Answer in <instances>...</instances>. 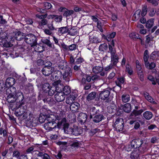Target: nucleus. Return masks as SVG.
<instances>
[{
  "label": "nucleus",
  "instance_id": "1",
  "mask_svg": "<svg viewBox=\"0 0 159 159\" xmlns=\"http://www.w3.org/2000/svg\"><path fill=\"white\" fill-rule=\"evenodd\" d=\"M23 112H21V110L17 111H15V114L17 116H22V118L25 120L27 126H32L34 124H36V119L33 117V114L30 111H27Z\"/></svg>",
  "mask_w": 159,
  "mask_h": 159
},
{
  "label": "nucleus",
  "instance_id": "2",
  "mask_svg": "<svg viewBox=\"0 0 159 159\" xmlns=\"http://www.w3.org/2000/svg\"><path fill=\"white\" fill-rule=\"evenodd\" d=\"M25 36L23 33L20 31H15L11 33L7 37V38L11 41L13 42L15 39L20 41L24 38Z\"/></svg>",
  "mask_w": 159,
  "mask_h": 159
},
{
  "label": "nucleus",
  "instance_id": "3",
  "mask_svg": "<svg viewBox=\"0 0 159 159\" xmlns=\"http://www.w3.org/2000/svg\"><path fill=\"white\" fill-rule=\"evenodd\" d=\"M16 92V89L14 87H11L7 90V100L8 102L13 103L15 101L14 96Z\"/></svg>",
  "mask_w": 159,
  "mask_h": 159
},
{
  "label": "nucleus",
  "instance_id": "4",
  "mask_svg": "<svg viewBox=\"0 0 159 159\" xmlns=\"http://www.w3.org/2000/svg\"><path fill=\"white\" fill-rule=\"evenodd\" d=\"M110 92L108 90H104L101 91L99 93V98L102 102L108 103L110 101L109 96Z\"/></svg>",
  "mask_w": 159,
  "mask_h": 159
},
{
  "label": "nucleus",
  "instance_id": "5",
  "mask_svg": "<svg viewBox=\"0 0 159 159\" xmlns=\"http://www.w3.org/2000/svg\"><path fill=\"white\" fill-rule=\"evenodd\" d=\"M57 127L58 129L62 128L65 133H68V129H69V124L67 123L66 118L62 119L57 123Z\"/></svg>",
  "mask_w": 159,
  "mask_h": 159
},
{
  "label": "nucleus",
  "instance_id": "6",
  "mask_svg": "<svg viewBox=\"0 0 159 159\" xmlns=\"http://www.w3.org/2000/svg\"><path fill=\"white\" fill-rule=\"evenodd\" d=\"M37 38L36 36L32 34H28L25 36V42L33 46L37 43Z\"/></svg>",
  "mask_w": 159,
  "mask_h": 159
},
{
  "label": "nucleus",
  "instance_id": "7",
  "mask_svg": "<svg viewBox=\"0 0 159 159\" xmlns=\"http://www.w3.org/2000/svg\"><path fill=\"white\" fill-rule=\"evenodd\" d=\"M15 96V101L17 103V107H20L23 104V101L24 99V95L23 93L20 91H18L16 93Z\"/></svg>",
  "mask_w": 159,
  "mask_h": 159
},
{
  "label": "nucleus",
  "instance_id": "8",
  "mask_svg": "<svg viewBox=\"0 0 159 159\" xmlns=\"http://www.w3.org/2000/svg\"><path fill=\"white\" fill-rule=\"evenodd\" d=\"M124 122L122 118H118L116 120L114 123V127L116 130L119 132L122 131L124 128Z\"/></svg>",
  "mask_w": 159,
  "mask_h": 159
},
{
  "label": "nucleus",
  "instance_id": "9",
  "mask_svg": "<svg viewBox=\"0 0 159 159\" xmlns=\"http://www.w3.org/2000/svg\"><path fill=\"white\" fill-rule=\"evenodd\" d=\"M3 34H4V36H2V37L0 36V45H3V46L6 48H8L11 47L12 46V44L11 43L13 42L12 41H11L8 39H7H7H8L9 42H8L6 39V38L5 35V33H2Z\"/></svg>",
  "mask_w": 159,
  "mask_h": 159
},
{
  "label": "nucleus",
  "instance_id": "10",
  "mask_svg": "<svg viewBox=\"0 0 159 159\" xmlns=\"http://www.w3.org/2000/svg\"><path fill=\"white\" fill-rule=\"evenodd\" d=\"M54 70V67L45 66L42 69V72L43 75L46 76H48L52 73Z\"/></svg>",
  "mask_w": 159,
  "mask_h": 159
},
{
  "label": "nucleus",
  "instance_id": "11",
  "mask_svg": "<svg viewBox=\"0 0 159 159\" xmlns=\"http://www.w3.org/2000/svg\"><path fill=\"white\" fill-rule=\"evenodd\" d=\"M72 73L71 68L68 67L66 69L63 73L62 75L64 79L67 81H69L70 78L71 77Z\"/></svg>",
  "mask_w": 159,
  "mask_h": 159
},
{
  "label": "nucleus",
  "instance_id": "12",
  "mask_svg": "<svg viewBox=\"0 0 159 159\" xmlns=\"http://www.w3.org/2000/svg\"><path fill=\"white\" fill-rule=\"evenodd\" d=\"M68 133L66 134H71L75 136H78L80 134V129L78 126L73 125L72 127L69 128L68 129Z\"/></svg>",
  "mask_w": 159,
  "mask_h": 159
},
{
  "label": "nucleus",
  "instance_id": "13",
  "mask_svg": "<svg viewBox=\"0 0 159 159\" xmlns=\"http://www.w3.org/2000/svg\"><path fill=\"white\" fill-rule=\"evenodd\" d=\"M143 143L141 139H136L133 140L131 142V147L133 148H139Z\"/></svg>",
  "mask_w": 159,
  "mask_h": 159
},
{
  "label": "nucleus",
  "instance_id": "14",
  "mask_svg": "<svg viewBox=\"0 0 159 159\" xmlns=\"http://www.w3.org/2000/svg\"><path fill=\"white\" fill-rule=\"evenodd\" d=\"M47 14H46L44 15H39V14H36V16L41 19H42V20L38 22L39 25L40 26H42L43 25H46L48 23V20L46 19H44L47 16Z\"/></svg>",
  "mask_w": 159,
  "mask_h": 159
},
{
  "label": "nucleus",
  "instance_id": "15",
  "mask_svg": "<svg viewBox=\"0 0 159 159\" xmlns=\"http://www.w3.org/2000/svg\"><path fill=\"white\" fill-rule=\"evenodd\" d=\"M57 124L55 122H46L44 124V127L45 129L51 131L57 127Z\"/></svg>",
  "mask_w": 159,
  "mask_h": 159
},
{
  "label": "nucleus",
  "instance_id": "16",
  "mask_svg": "<svg viewBox=\"0 0 159 159\" xmlns=\"http://www.w3.org/2000/svg\"><path fill=\"white\" fill-rule=\"evenodd\" d=\"M55 95V100L58 102H61L64 100L65 95L64 93L60 91L58 92Z\"/></svg>",
  "mask_w": 159,
  "mask_h": 159
},
{
  "label": "nucleus",
  "instance_id": "17",
  "mask_svg": "<svg viewBox=\"0 0 159 159\" xmlns=\"http://www.w3.org/2000/svg\"><path fill=\"white\" fill-rule=\"evenodd\" d=\"M87 118V115L86 114L82 112L79 114L78 117V120L81 124L85 122Z\"/></svg>",
  "mask_w": 159,
  "mask_h": 159
},
{
  "label": "nucleus",
  "instance_id": "18",
  "mask_svg": "<svg viewBox=\"0 0 159 159\" xmlns=\"http://www.w3.org/2000/svg\"><path fill=\"white\" fill-rule=\"evenodd\" d=\"M15 83V79L12 77H10L6 79L5 84L7 87L10 88L12 87L11 86L14 85Z\"/></svg>",
  "mask_w": 159,
  "mask_h": 159
},
{
  "label": "nucleus",
  "instance_id": "19",
  "mask_svg": "<svg viewBox=\"0 0 159 159\" xmlns=\"http://www.w3.org/2000/svg\"><path fill=\"white\" fill-rule=\"evenodd\" d=\"M76 98V96L74 93H72L67 97L66 100V102L67 104L71 105L74 102V101Z\"/></svg>",
  "mask_w": 159,
  "mask_h": 159
},
{
  "label": "nucleus",
  "instance_id": "20",
  "mask_svg": "<svg viewBox=\"0 0 159 159\" xmlns=\"http://www.w3.org/2000/svg\"><path fill=\"white\" fill-rule=\"evenodd\" d=\"M41 41L43 43L45 44L50 48L53 49L55 48L54 45L48 39H42Z\"/></svg>",
  "mask_w": 159,
  "mask_h": 159
},
{
  "label": "nucleus",
  "instance_id": "21",
  "mask_svg": "<svg viewBox=\"0 0 159 159\" xmlns=\"http://www.w3.org/2000/svg\"><path fill=\"white\" fill-rule=\"evenodd\" d=\"M70 146L74 148H78L80 146V143L78 141L75 139H70L68 141Z\"/></svg>",
  "mask_w": 159,
  "mask_h": 159
},
{
  "label": "nucleus",
  "instance_id": "22",
  "mask_svg": "<svg viewBox=\"0 0 159 159\" xmlns=\"http://www.w3.org/2000/svg\"><path fill=\"white\" fill-rule=\"evenodd\" d=\"M103 117V115L101 114L96 115L93 118V121L94 123H99L102 120Z\"/></svg>",
  "mask_w": 159,
  "mask_h": 159
},
{
  "label": "nucleus",
  "instance_id": "23",
  "mask_svg": "<svg viewBox=\"0 0 159 159\" xmlns=\"http://www.w3.org/2000/svg\"><path fill=\"white\" fill-rule=\"evenodd\" d=\"M33 46H34V51L37 52H42L44 50V47L43 46L37 44V43L34 44Z\"/></svg>",
  "mask_w": 159,
  "mask_h": 159
},
{
  "label": "nucleus",
  "instance_id": "24",
  "mask_svg": "<svg viewBox=\"0 0 159 159\" xmlns=\"http://www.w3.org/2000/svg\"><path fill=\"white\" fill-rule=\"evenodd\" d=\"M143 116L145 119L148 120L152 118L153 115L151 112L149 111H146L143 113Z\"/></svg>",
  "mask_w": 159,
  "mask_h": 159
},
{
  "label": "nucleus",
  "instance_id": "25",
  "mask_svg": "<svg viewBox=\"0 0 159 159\" xmlns=\"http://www.w3.org/2000/svg\"><path fill=\"white\" fill-rule=\"evenodd\" d=\"M148 51L147 50H146L144 52L143 56V59L145 66H148L149 64V62L148 61Z\"/></svg>",
  "mask_w": 159,
  "mask_h": 159
},
{
  "label": "nucleus",
  "instance_id": "26",
  "mask_svg": "<svg viewBox=\"0 0 159 159\" xmlns=\"http://www.w3.org/2000/svg\"><path fill=\"white\" fill-rule=\"evenodd\" d=\"M80 107V104L78 102H74L70 105V108L72 111H77Z\"/></svg>",
  "mask_w": 159,
  "mask_h": 159
},
{
  "label": "nucleus",
  "instance_id": "27",
  "mask_svg": "<svg viewBox=\"0 0 159 159\" xmlns=\"http://www.w3.org/2000/svg\"><path fill=\"white\" fill-rule=\"evenodd\" d=\"M103 70V68L101 66H95L92 68L93 72L95 74H98L100 73Z\"/></svg>",
  "mask_w": 159,
  "mask_h": 159
},
{
  "label": "nucleus",
  "instance_id": "28",
  "mask_svg": "<svg viewBox=\"0 0 159 159\" xmlns=\"http://www.w3.org/2000/svg\"><path fill=\"white\" fill-rule=\"evenodd\" d=\"M111 63L113 65H116L118 62L119 57L117 55L111 56Z\"/></svg>",
  "mask_w": 159,
  "mask_h": 159
},
{
  "label": "nucleus",
  "instance_id": "29",
  "mask_svg": "<svg viewBox=\"0 0 159 159\" xmlns=\"http://www.w3.org/2000/svg\"><path fill=\"white\" fill-rule=\"evenodd\" d=\"M124 78L123 77H120L117 78V80L116 81V83L117 86L121 88V84L124 83Z\"/></svg>",
  "mask_w": 159,
  "mask_h": 159
},
{
  "label": "nucleus",
  "instance_id": "30",
  "mask_svg": "<svg viewBox=\"0 0 159 159\" xmlns=\"http://www.w3.org/2000/svg\"><path fill=\"white\" fill-rule=\"evenodd\" d=\"M130 96L129 95L126 93L123 94L121 96V100L124 103L128 102L130 100Z\"/></svg>",
  "mask_w": 159,
  "mask_h": 159
},
{
  "label": "nucleus",
  "instance_id": "31",
  "mask_svg": "<svg viewBox=\"0 0 159 159\" xmlns=\"http://www.w3.org/2000/svg\"><path fill=\"white\" fill-rule=\"evenodd\" d=\"M61 81L60 80H58L54 82L53 83V86L56 87L55 88L56 89V90H57V91H61V89H59V85H61Z\"/></svg>",
  "mask_w": 159,
  "mask_h": 159
},
{
  "label": "nucleus",
  "instance_id": "32",
  "mask_svg": "<svg viewBox=\"0 0 159 159\" xmlns=\"http://www.w3.org/2000/svg\"><path fill=\"white\" fill-rule=\"evenodd\" d=\"M123 110L127 113H129L131 111V105L129 103L125 104L123 107Z\"/></svg>",
  "mask_w": 159,
  "mask_h": 159
},
{
  "label": "nucleus",
  "instance_id": "33",
  "mask_svg": "<svg viewBox=\"0 0 159 159\" xmlns=\"http://www.w3.org/2000/svg\"><path fill=\"white\" fill-rule=\"evenodd\" d=\"M51 86L48 83H45L42 85V89L43 90L45 93H47L48 90Z\"/></svg>",
  "mask_w": 159,
  "mask_h": 159
},
{
  "label": "nucleus",
  "instance_id": "34",
  "mask_svg": "<svg viewBox=\"0 0 159 159\" xmlns=\"http://www.w3.org/2000/svg\"><path fill=\"white\" fill-rule=\"evenodd\" d=\"M144 96L145 98L149 102L151 103H154L155 102L153 99L149 95L148 93H144Z\"/></svg>",
  "mask_w": 159,
  "mask_h": 159
},
{
  "label": "nucleus",
  "instance_id": "35",
  "mask_svg": "<svg viewBox=\"0 0 159 159\" xmlns=\"http://www.w3.org/2000/svg\"><path fill=\"white\" fill-rule=\"evenodd\" d=\"M139 151L137 150L133 151L130 155V157L132 159H135L139 157Z\"/></svg>",
  "mask_w": 159,
  "mask_h": 159
},
{
  "label": "nucleus",
  "instance_id": "36",
  "mask_svg": "<svg viewBox=\"0 0 159 159\" xmlns=\"http://www.w3.org/2000/svg\"><path fill=\"white\" fill-rule=\"evenodd\" d=\"M154 22V19H151L148 20L146 24V26L147 28H151L153 25Z\"/></svg>",
  "mask_w": 159,
  "mask_h": 159
},
{
  "label": "nucleus",
  "instance_id": "37",
  "mask_svg": "<svg viewBox=\"0 0 159 159\" xmlns=\"http://www.w3.org/2000/svg\"><path fill=\"white\" fill-rule=\"evenodd\" d=\"M96 93L95 92H92L90 93L87 96V99L89 101L93 99L96 97Z\"/></svg>",
  "mask_w": 159,
  "mask_h": 159
},
{
  "label": "nucleus",
  "instance_id": "38",
  "mask_svg": "<svg viewBox=\"0 0 159 159\" xmlns=\"http://www.w3.org/2000/svg\"><path fill=\"white\" fill-rule=\"evenodd\" d=\"M68 118L69 121L71 122H74L76 120V117L74 114H71L68 115Z\"/></svg>",
  "mask_w": 159,
  "mask_h": 159
},
{
  "label": "nucleus",
  "instance_id": "39",
  "mask_svg": "<svg viewBox=\"0 0 159 159\" xmlns=\"http://www.w3.org/2000/svg\"><path fill=\"white\" fill-rule=\"evenodd\" d=\"M116 34V32H113L107 35L106 37V39L108 42L110 41L113 38L115 37Z\"/></svg>",
  "mask_w": 159,
  "mask_h": 159
},
{
  "label": "nucleus",
  "instance_id": "40",
  "mask_svg": "<svg viewBox=\"0 0 159 159\" xmlns=\"http://www.w3.org/2000/svg\"><path fill=\"white\" fill-rule=\"evenodd\" d=\"M108 46L107 44L104 43L101 44L99 46V50L101 51H104L107 50Z\"/></svg>",
  "mask_w": 159,
  "mask_h": 159
},
{
  "label": "nucleus",
  "instance_id": "41",
  "mask_svg": "<svg viewBox=\"0 0 159 159\" xmlns=\"http://www.w3.org/2000/svg\"><path fill=\"white\" fill-rule=\"evenodd\" d=\"M63 92L64 94L67 95L69 94L71 92L70 88L68 86H65L63 89Z\"/></svg>",
  "mask_w": 159,
  "mask_h": 159
},
{
  "label": "nucleus",
  "instance_id": "42",
  "mask_svg": "<svg viewBox=\"0 0 159 159\" xmlns=\"http://www.w3.org/2000/svg\"><path fill=\"white\" fill-rule=\"evenodd\" d=\"M58 31L61 34H64L68 32V30L67 27H63L59 28Z\"/></svg>",
  "mask_w": 159,
  "mask_h": 159
},
{
  "label": "nucleus",
  "instance_id": "43",
  "mask_svg": "<svg viewBox=\"0 0 159 159\" xmlns=\"http://www.w3.org/2000/svg\"><path fill=\"white\" fill-rule=\"evenodd\" d=\"M143 111V109H141L138 111L134 110L131 113V115H134L135 116H138L141 115Z\"/></svg>",
  "mask_w": 159,
  "mask_h": 159
},
{
  "label": "nucleus",
  "instance_id": "44",
  "mask_svg": "<svg viewBox=\"0 0 159 159\" xmlns=\"http://www.w3.org/2000/svg\"><path fill=\"white\" fill-rule=\"evenodd\" d=\"M129 37L133 39H138L139 38V34L136 33H132L129 34Z\"/></svg>",
  "mask_w": 159,
  "mask_h": 159
},
{
  "label": "nucleus",
  "instance_id": "45",
  "mask_svg": "<svg viewBox=\"0 0 159 159\" xmlns=\"http://www.w3.org/2000/svg\"><path fill=\"white\" fill-rule=\"evenodd\" d=\"M59 113H57L55 116L56 119L58 120H60L63 119L64 113L62 111H60Z\"/></svg>",
  "mask_w": 159,
  "mask_h": 159
},
{
  "label": "nucleus",
  "instance_id": "46",
  "mask_svg": "<svg viewBox=\"0 0 159 159\" xmlns=\"http://www.w3.org/2000/svg\"><path fill=\"white\" fill-rule=\"evenodd\" d=\"M55 91H57L56 90L55 88L54 87L51 86L48 90V91L47 92V93H48L49 95L52 96L54 93Z\"/></svg>",
  "mask_w": 159,
  "mask_h": 159
},
{
  "label": "nucleus",
  "instance_id": "47",
  "mask_svg": "<svg viewBox=\"0 0 159 159\" xmlns=\"http://www.w3.org/2000/svg\"><path fill=\"white\" fill-rule=\"evenodd\" d=\"M66 66V63L62 62H61L58 65V67L59 69L64 70H65L68 68Z\"/></svg>",
  "mask_w": 159,
  "mask_h": 159
},
{
  "label": "nucleus",
  "instance_id": "48",
  "mask_svg": "<svg viewBox=\"0 0 159 159\" xmlns=\"http://www.w3.org/2000/svg\"><path fill=\"white\" fill-rule=\"evenodd\" d=\"M146 42L148 43H149L151 41H152L154 38V37L150 34L146 36Z\"/></svg>",
  "mask_w": 159,
  "mask_h": 159
},
{
  "label": "nucleus",
  "instance_id": "49",
  "mask_svg": "<svg viewBox=\"0 0 159 159\" xmlns=\"http://www.w3.org/2000/svg\"><path fill=\"white\" fill-rule=\"evenodd\" d=\"M109 52L111 53V55H115L116 52V50L114 48V47H112L110 45H108Z\"/></svg>",
  "mask_w": 159,
  "mask_h": 159
},
{
  "label": "nucleus",
  "instance_id": "50",
  "mask_svg": "<svg viewBox=\"0 0 159 159\" xmlns=\"http://www.w3.org/2000/svg\"><path fill=\"white\" fill-rule=\"evenodd\" d=\"M73 13L74 11H65L63 15L66 17H67L73 14Z\"/></svg>",
  "mask_w": 159,
  "mask_h": 159
},
{
  "label": "nucleus",
  "instance_id": "51",
  "mask_svg": "<svg viewBox=\"0 0 159 159\" xmlns=\"http://www.w3.org/2000/svg\"><path fill=\"white\" fill-rule=\"evenodd\" d=\"M77 47L76 44H72L69 46L68 50L70 51H74L77 48Z\"/></svg>",
  "mask_w": 159,
  "mask_h": 159
},
{
  "label": "nucleus",
  "instance_id": "52",
  "mask_svg": "<svg viewBox=\"0 0 159 159\" xmlns=\"http://www.w3.org/2000/svg\"><path fill=\"white\" fill-rule=\"evenodd\" d=\"M53 116L52 115H51L48 116L46 117V120L47 121V122H55L54 120L53 119Z\"/></svg>",
  "mask_w": 159,
  "mask_h": 159
},
{
  "label": "nucleus",
  "instance_id": "53",
  "mask_svg": "<svg viewBox=\"0 0 159 159\" xmlns=\"http://www.w3.org/2000/svg\"><path fill=\"white\" fill-rule=\"evenodd\" d=\"M68 32L69 34L71 36H74L77 34L76 30L73 28H70Z\"/></svg>",
  "mask_w": 159,
  "mask_h": 159
},
{
  "label": "nucleus",
  "instance_id": "54",
  "mask_svg": "<svg viewBox=\"0 0 159 159\" xmlns=\"http://www.w3.org/2000/svg\"><path fill=\"white\" fill-rule=\"evenodd\" d=\"M137 75H138V77L140 79V80L141 81H143L144 80V76L143 75V70L137 72Z\"/></svg>",
  "mask_w": 159,
  "mask_h": 159
},
{
  "label": "nucleus",
  "instance_id": "55",
  "mask_svg": "<svg viewBox=\"0 0 159 159\" xmlns=\"http://www.w3.org/2000/svg\"><path fill=\"white\" fill-rule=\"evenodd\" d=\"M90 41L93 43H98L101 42V40L96 37L91 38L90 39Z\"/></svg>",
  "mask_w": 159,
  "mask_h": 159
},
{
  "label": "nucleus",
  "instance_id": "56",
  "mask_svg": "<svg viewBox=\"0 0 159 159\" xmlns=\"http://www.w3.org/2000/svg\"><path fill=\"white\" fill-rule=\"evenodd\" d=\"M100 79V76L97 75H94L91 77V80L94 82L97 81Z\"/></svg>",
  "mask_w": 159,
  "mask_h": 159
},
{
  "label": "nucleus",
  "instance_id": "57",
  "mask_svg": "<svg viewBox=\"0 0 159 159\" xmlns=\"http://www.w3.org/2000/svg\"><path fill=\"white\" fill-rule=\"evenodd\" d=\"M126 68L127 72L130 75H131L133 72L131 67L129 65H127L126 66Z\"/></svg>",
  "mask_w": 159,
  "mask_h": 159
},
{
  "label": "nucleus",
  "instance_id": "58",
  "mask_svg": "<svg viewBox=\"0 0 159 159\" xmlns=\"http://www.w3.org/2000/svg\"><path fill=\"white\" fill-rule=\"evenodd\" d=\"M156 64L153 62H152L151 63L149 62V64L148 65V66H146V67L149 69L152 70L156 67Z\"/></svg>",
  "mask_w": 159,
  "mask_h": 159
},
{
  "label": "nucleus",
  "instance_id": "59",
  "mask_svg": "<svg viewBox=\"0 0 159 159\" xmlns=\"http://www.w3.org/2000/svg\"><path fill=\"white\" fill-rule=\"evenodd\" d=\"M148 79L150 81L152 82V84L153 85H155L156 84V83L155 82V79L153 76L152 75H149L148 77Z\"/></svg>",
  "mask_w": 159,
  "mask_h": 159
},
{
  "label": "nucleus",
  "instance_id": "60",
  "mask_svg": "<svg viewBox=\"0 0 159 159\" xmlns=\"http://www.w3.org/2000/svg\"><path fill=\"white\" fill-rule=\"evenodd\" d=\"M44 7L45 9H49L52 7L51 4L48 2H45L44 3Z\"/></svg>",
  "mask_w": 159,
  "mask_h": 159
},
{
  "label": "nucleus",
  "instance_id": "61",
  "mask_svg": "<svg viewBox=\"0 0 159 159\" xmlns=\"http://www.w3.org/2000/svg\"><path fill=\"white\" fill-rule=\"evenodd\" d=\"M102 25L101 22L100 21H98L97 23V27L98 29L101 32L103 31V30L102 29Z\"/></svg>",
  "mask_w": 159,
  "mask_h": 159
},
{
  "label": "nucleus",
  "instance_id": "62",
  "mask_svg": "<svg viewBox=\"0 0 159 159\" xmlns=\"http://www.w3.org/2000/svg\"><path fill=\"white\" fill-rule=\"evenodd\" d=\"M44 32L47 35L52 36V33L51 30L48 29H45L44 30Z\"/></svg>",
  "mask_w": 159,
  "mask_h": 159
},
{
  "label": "nucleus",
  "instance_id": "63",
  "mask_svg": "<svg viewBox=\"0 0 159 159\" xmlns=\"http://www.w3.org/2000/svg\"><path fill=\"white\" fill-rule=\"evenodd\" d=\"M84 61V59L82 57H79L77 59L75 63L77 64H79Z\"/></svg>",
  "mask_w": 159,
  "mask_h": 159
},
{
  "label": "nucleus",
  "instance_id": "64",
  "mask_svg": "<svg viewBox=\"0 0 159 159\" xmlns=\"http://www.w3.org/2000/svg\"><path fill=\"white\" fill-rule=\"evenodd\" d=\"M0 134L3 135V137H5L7 135V132L5 129H0Z\"/></svg>",
  "mask_w": 159,
  "mask_h": 159
}]
</instances>
